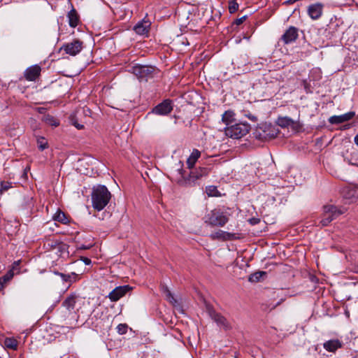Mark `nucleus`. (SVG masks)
I'll list each match as a JSON object with an SVG mask.
<instances>
[{
  "instance_id": "nucleus-1",
  "label": "nucleus",
  "mask_w": 358,
  "mask_h": 358,
  "mask_svg": "<svg viewBox=\"0 0 358 358\" xmlns=\"http://www.w3.org/2000/svg\"><path fill=\"white\" fill-rule=\"evenodd\" d=\"M92 203L93 208L100 211L108 203L111 194L105 185H97L92 188Z\"/></svg>"
},
{
  "instance_id": "nucleus-2",
  "label": "nucleus",
  "mask_w": 358,
  "mask_h": 358,
  "mask_svg": "<svg viewBox=\"0 0 358 358\" xmlns=\"http://www.w3.org/2000/svg\"><path fill=\"white\" fill-rule=\"evenodd\" d=\"M229 221V217L220 210L214 209L204 217L205 223L212 227H223Z\"/></svg>"
},
{
  "instance_id": "nucleus-3",
  "label": "nucleus",
  "mask_w": 358,
  "mask_h": 358,
  "mask_svg": "<svg viewBox=\"0 0 358 358\" xmlns=\"http://www.w3.org/2000/svg\"><path fill=\"white\" fill-rule=\"evenodd\" d=\"M344 210L334 205H325L323 207V213L319 225L327 226L331 222L336 219L340 215L344 213Z\"/></svg>"
},
{
  "instance_id": "nucleus-4",
  "label": "nucleus",
  "mask_w": 358,
  "mask_h": 358,
  "mask_svg": "<svg viewBox=\"0 0 358 358\" xmlns=\"http://www.w3.org/2000/svg\"><path fill=\"white\" fill-rule=\"evenodd\" d=\"M224 130L227 136L238 139L249 132L250 126L248 124L235 123L227 127Z\"/></svg>"
},
{
  "instance_id": "nucleus-5",
  "label": "nucleus",
  "mask_w": 358,
  "mask_h": 358,
  "mask_svg": "<svg viewBox=\"0 0 358 358\" xmlns=\"http://www.w3.org/2000/svg\"><path fill=\"white\" fill-rule=\"evenodd\" d=\"M155 71V68L152 66L147 65H136L132 66L131 72L136 75L140 80H148L152 77V73Z\"/></svg>"
},
{
  "instance_id": "nucleus-6",
  "label": "nucleus",
  "mask_w": 358,
  "mask_h": 358,
  "mask_svg": "<svg viewBox=\"0 0 358 358\" xmlns=\"http://www.w3.org/2000/svg\"><path fill=\"white\" fill-rule=\"evenodd\" d=\"M206 309L208 315L213 320H214L215 322L217 323L218 326L225 329L229 328V324L227 322V319L221 314L217 313L212 306L206 304Z\"/></svg>"
},
{
  "instance_id": "nucleus-7",
  "label": "nucleus",
  "mask_w": 358,
  "mask_h": 358,
  "mask_svg": "<svg viewBox=\"0 0 358 358\" xmlns=\"http://www.w3.org/2000/svg\"><path fill=\"white\" fill-rule=\"evenodd\" d=\"M83 43L81 41L75 39L70 43H64L62 47L61 50H63L66 54L76 56L78 55L83 48Z\"/></svg>"
},
{
  "instance_id": "nucleus-8",
  "label": "nucleus",
  "mask_w": 358,
  "mask_h": 358,
  "mask_svg": "<svg viewBox=\"0 0 358 358\" xmlns=\"http://www.w3.org/2000/svg\"><path fill=\"white\" fill-rule=\"evenodd\" d=\"M78 300V297L76 294H72L68 296L62 302V307L66 310L68 316L76 313V310H78L76 308Z\"/></svg>"
},
{
  "instance_id": "nucleus-9",
  "label": "nucleus",
  "mask_w": 358,
  "mask_h": 358,
  "mask_svg": "<svg viewBox=\"0 0 358 358\" xmlns=\"http://www.w3.org/2000/svg\"><path fill=\"white\" fill-rule=\"evenodd\" d=\"M259 129L262 131L259 135L265 140L274 138L279 134V130L271 123H264Z\"/></svg>"
},
{
  "instance_id": "nucleus-10",
  "label": "nucleus",
  "mask_w": 358,
  "mask_h": 358,
  "mask_svg": "<svg viewBox=\"0 0 358 358\" xmlns=\"http://www.w3.org/2000/svg\"><path fill=\"white\" fill-rule=\"evenodd\" d=\"M172 110V101L170 99H166L154 107L150 113H154L159 115H166L169 114Z\"/></svg>"
},
{
  "instance_id": "nucleus-11",
  "label": "nucleus",
  "mask_w": 358,
  "mask_h": 358,
  "mask_svg": "<svg viewBox=\"0 0 358 358\" xmlns=\"http://www.w3.org/2000/svg\"><path fill=\"white\" fill-rule=\"evenodd\" d=\"M298 37L299 29L294 26H290L282 35L280 39L285 44H289L296 41Z\"/></svg>"
},
{
  "instance_id": "nucleus-12",
  "label": "nucleus",
  "mask_w": 358,
  "mask_h": 358,
  "mask_svg": "<svg viewBox=\"0 0 358 358\" xmlns=\"http://www.w3.org/2000/svg\"><path fill=\"white\" fill-rule=\"evenodd\" d=\"M131 289L129 285L117 287L109 293L108 297L111 301H117L130 291Z\"/></svg>"
},
{
  "instance_id": "nucleus-13",
  "label": "nucleus",
  "mask_w": 358,
  "mask_h": 358,
  "mask_svg": "<svg viewBox=\"0 0 358 358\" xmlns=\"http://www.w3.org/2000/svg\"><path fill=\"white\" fill-rule=\"evenodd\" d=\"M150 26L151 22L150 20L143 19L134 26V30L138 35L148 36Z\"/></svg>"
},
{
  "instance_id": "nucleus-14",
  "label": "nucleus",
  "mask_w": 358,
  "mask_h": 358,
  "mask_svg": "<svg viewBox=\"0 0 358 358\" xmlns=\"http://www.w3.org/2000/svg\"><path fill=\"white\" fill-rule=\"evenodd\" d=\"M41 71V66L36 64L27 68L24 71V76L27 80L34 81L39 77Z\"/></svg>"
},
{
  "instance_id": "nucleus-15",
  "label": "nucleus",
  "mask_w": 358,
  "mask_h": 358,
  "mask_svg": "<svg viewBox=\"0 0 358 358\" xmlns=\"http://www.w3.org/2000/svg\"><path fill=\"white\" fill-rule=\"evenodd\" d=\"M212 240L230 241L236 238V235L222 230H217L210 235Z\"/></svg>"
},
{
  "instance_id": "nucleus-16",
  "label": "nucleus",
  "mask_w": 358,
  "mask_h": 358,
  "mask_svg": "<svg viewBox=\"0 0 358 358\" xmlns=\"http://www.w3.org/2000/svg\"><path fill=\"white\" fill-rule=\"evenodd\" d=\"M323 5L320 3L311 4L308 8V14L313 20L319 19L322 14Z\"/></svg>"
},
{
  "instance_id": "nucleus-17",
  "label": "nucleus",
  "mask_w": 358,
  "mask_h": 358,
  "mask_svg": "<svg viewBox=\"0 0 358 358\" xmlns=\"http://www.w3.org/2000/svg\"><path fill=\"white\" fill-rule=\"evenodd\" d=\"M355 115V112H348L341 115H334L329 117V122L332 124H338L351 120Z\"/></svg>"
},
{
  "instance_id": "nucleus-18",
  "label": "nucleus",
  "mask_w": 358,
  "mask_h": 358,
  "mask_svg": "<svg viewBox=\"0 0 358 358\" xmlns=\"http://www.w3.org/2000/svg\"><path fill=\"white\" fill-rule=\"evenodd\" d=\"M342 343L338 339L329 340L324 343L323 348L329 352H334L342 347Z\"/></svg>"
},
{
  "instance_id": "nucleus-19",
  "label": "nucleus",
  "mask_w": 358,
  "mask_h": 358,
  "mask_svg": "<svg viewBox=\"0 0 358 358\" xmlns=\"http://www.w3.org/2000/svg\"><path fill=\"white\" fill-rule=\"evenodd\" d=\"M210 172V169L206 167H200L199 169L195 170L194 171H191L188 179L189 181L192 178L193 181L197 180L203 176H207Z\"/></svg>"
},
{
  "instance_id": "nucleus-20",
  "label": "nucleus",
  "mask_w": 358,
  "mask_h": 358,
  "mask_svg": "<svg viewBox=\"0 0 358 358\" xmlns=\"http://www.w3.org/2000/svg\"><path fill=\"white\" fill-rule=\"evenodd\" d=\"M162 292L165 295L166 299L171 303L173 306H179L177 299L174 297L173 294L169 290L167 286L162 285L161 287Z\"/></svg>"
},
{
  "instance_id": "nucleus-21",
  "label": "nucleus",
  "mask_w": 358,
  "mask_h": 358,
  "mask_svg": "<svg viewBox=\"0 0 358 358\" xmlns=\"http://www.w3.org/2000/svg\"><path fill=\"white\" fill-rule=\"evenodd\" d=\"M69 19V24L71 27H76L78 26L80 22L78 14L76 10L73 8L67 15Z\"/></svg>"
},
{
  "instance_id": "nucleus-22",
  "label": "nucleus",
  "mask_w": 358,
  "mask_h": 358,
  "mask_svg": "<svg viewBox=\"0 0 358 358\" xmlns=\"http://www.w3.org/2000/svg\"><path fill=\"white\" fill-rule=\"evenodd\" d=\"M55 273L56 275L60 276L63 281L69 282L70 285L72 282L77 281L79 278L78 275L74 272H72L69 274H65V273H59V272L57 271V272H55Z\"/></svg>"
},
{
  "instance_id": "nucleus-23",
  "label": "nucleus",
  "mask_w": 358,
  "mask_h": 358,
  "mask_svg": "<svg viewBox=\"0 0 358 358\" xmlns=\"http://www.w3.org/2000/svg\"><path fill=\"white\" fill-rule=\"evenodd\" d=\"M200 155H201V152L198 150H196V149L193 150L192 152L191 153L190 156L189 157V158L187 160V164L189 169L193 168L196 162L199 158Z\"/></svg>"
},
{
  "instance_id": "nucleus-24",
  "label": "nucleus",
  "mask_w": 358,
  "mask_h": 358,
  "mask_svg": "<svg viewBox=\"0 0 358 358\" xmlns=\"http://www.w3.org/2000/svg\"><path fill=\"white\" fill-rule=\"evenodd\" d=\"M277 124L282 128H286L293 126L295 122L289 117H280L277 120Z\"/></svg>"
},
{
  "instance_id": "nucleus-25",
  "label": "nucleus",
  "mask_w": 358,
  "mask_h": 358,
  "mask_svg": "<svg viewBox=\"0 0 358 358\" xmlns=\"http://www.w3.org/2000/svg\"><path fill=\"white\" fill-rule=\"evenodd\" d=\"M55 221L59 222L62 224L68 223L69 220L65 213L60 210H58L52 217Z\"/></svg>"
},
{
  "instance_id": "nucleus-26",
  "label": "nucleus",
  "mask_w": 358,
  "mask_h": 358,
  "mask_svg": "<svg viewBox=\"0 0 358 358\" xmlns=\"http://www.w3.org/2000/svg\"><path fill=\"white\" fill-rule=\"evenodd\" d=\"M265 275H266V272L257 271L250 275L248 280L251 282H257Z\"/></svg>"
},
{
  "instance_id": "nucleus-27",
  "label": "nucleus",
  "mask_w": 358,
  "mask_h": 358,
  "mask_svg": "<svg viewBox=\"0 0 358 358\" xmlns=\"http://www.w3.org/2000/svg\"><path fill=\"white\" fill-rule=\"evenodd\" d=\"M234 115V113L229 110L224 112L222 115V120L226 124L227 127L231 125Z\"/></svg>"
},
{
  "instance_id": "nucleus-28",
  "label": "nucleus",
  "mask_w": 358,
  "mask_h": 358,
  "mask_svg": "<svg viewBox=\"0 0 358 358\" xmlns=\"http://www.w3.org/2000/svg\"><path fill=\"white\" fill-rule=\"evenodd\" d=\"M4 345L9 349L16 350L18 345V342L13 338H6L4 341Z\"/></svg>"
},
{
  "instance_id": "nucleus-29",
  "label": "nucleus",
  "mask_w": 358,
  "mask_h": 358,
  "mask_svg": "<svg viewBox=\"0 0 358 358\" xmlns=\"http://www.w3.org/2000/svg\"><path fill=\"white\" fill-rule=\"evenodd\" d=\"M13 187V182L10 181H1L0 182V195Z\"/></svg>"
},
{
  "instance_id": "nucleus-30",
  "label": "nucleus",
  "mask_w": 358,
  "mask_h": 358,
  "mask_svg": "<svg viewBox=\"0 0 358 358\" xmlns=\"http://www.w3.org/2000/svg\"><path fill=\"white\" fill-rule=\"evenodd\" d=\"M44 121L46 124L54 127H57L59 124V121L50 115H45L44 117Z\"/></svg>"
},
{
  "instance_id": "nucleus-31",
  "label": "nucleus",
  "mask_w": 358,
  "mask_h": 358,
  "mask_svg": "<svg viewBox=\"0 0 358 358\" xmlns=\"http://www.w3.org/2000/svg\"><path fill=\"white\" fill-rule=\"evenodd\" d=\"M239 5L236 0H230L229 2V11L230 13H234L238 10Z\"/></svg>"
},
{
  "instance_id": "nucleus-32",
  "label": "nucleus",
  "mask_w": 358,
  "mask_h": 358,
  "mask_svg": "<svg viewBox=\"0 0 358 358\" xmlns=\"http://www.w3.org/2000/svg\"><path fill=\"white\" fill-rule=\"evenodd\" d=\"M38 148L41 150H44L48 147V142L43 137H40L37 139Z\"/></svg>"
},
{
  "instance_id": "nucleus-33",
  "label": "nucleus",
  "mask_w": 358,
  "mask_h": 358,
  "mask_svg": "<svg viewBox=\"0 0 358 358\" xmlns=\"http://www.w3.org/2000/svg\"><path fill=\"white\" fill-rule=\"evenodd\" d=\"M128 326L126 324H119L117 327V333L120 335L124 334L127 331Z\"/></svg>"
},
{
  "instance_id": "nucleus-34",
  "label": "nucleus",
  "mask_w": 358,
  "mask_h": 358,
  "mask_svg": "<svg viewBox=\"0 0 358 358\" xmlns=\"http://www.w3.org/2000/svg\"><path fill=\"white\" fill-rule=\"evenodd\" d=\"M70 121L71 124L75 126L78 129H82L84 128L83 124L78 123L76 117L74 116H71Z\"/></svg>"
},
{
  "instance_id": "nucleus-35",
  "label": "nucleus",
  "mask_w": 358,
  "mask_h": 358,
  "mask_svg": "<svg viewBox=\"0 0 358 358\" xmlns=\"http://www.w3.org/2000/svg\"><path fill=\"white\" fill-rule=\"evenodd\" d=\"M178 165H179V167H178L177 171L178 172L179 175H180L181 178L185 180V171L182 169L183 164L181 162H179Z\"/></svg>"
},
{
  "instance_id": "nucleus-36",
  "label": "nucleus",
  "mask_w": 358,
  "mask_h": 358,
  "mask_svg": "<svg viewBox=\"0 0 358 358\" xmlns=\"http://www.w3.org/2000/svg\"><path fill=\"white\" fill-rule=\"evenodd\" d=\"M246 18L247 15H244L240 18H238L235 20L234 24L238 26L241 24L245 20Z\"/></svg>"
},
{
  "instance_id": "nucleus-37",
  "label": "nucleus",
  "mask_w": 358,
  "mask_h": 358,
  "mask_svg": "<svg viewBox=\"0 0 358 358\" xmlns=\"http://www.w3.org/2000/svg\"><path fill=\"white\" fill-rule=\"evenodd\" d=\"M80 259L85 263V265H90L91 264V259L86 257H81Z\"/></svg>"
},
{
  "instance_id": "nucleus-38",
  "label": "nucleus",
  "mask_w": 358,
  "mask_h": 358,
  "mask_svg": "<svg viewBox=\"0 0 358 358\" xmlns=\"http://www.w3.org/2000/svg\"><path fill=\"white\" fill-rule=\"evenodd\" d=\"M6 282V278H4L3 281L0 278V291H1L4 287V282Z\"/></svg>"
},
{
  "instance_id": "nucleus-39",
  "label": "nucleus",
  "mask_w": 358,
  "mask_h": 358,
  "mask_svg": "<svg viewBox=\"0 0 358 358\" xmlns=\"http://www.w3.org/2000/svg\"><path fill=\"white\" fill-rule=\"evenodd\" d=\"M355 143L357 145H358V134L355 136Z\"/></svg>"
},
{
  "instance_id": "nucleus-40",
  "label": "nucleus",
  "mask_w": 358,
  "mask_h": 358,
  "mask_svg": "<svg viewBox=\"0 0 358 358\" xmlns=\"http://www.w3.org/2000/svg\"><path fill=\"white\" fill-rule=\"evenodd\" d=\"M248 117L253 121H255L257 120V117L254 115H250L248 116Z\"/></svg>"
},
{
  "instance_id": "nucleus-41",
  "label": "nucleus",
  "mask_w": 358,
  "mask_h": 358,
  "mask_svg": "<svg viewBox=\"0 0 358 358\" xmlns=\"http://www.w3.org/2000/svg\"><path fill=\"white\" fill-rule=\"evenodd\" d=\"M80 248H82V249H89L90 247H87V246H84L83 245V246H81Z\"/></svg>"
},
{
  "instance_id": "nucleus-42",
  "label": "nucleus",
  "mask_w": 358,
  "mask_h": 358,
  "mask_svg": "<svg viewBox=\"0 0 358 358\" xmlns=\"http://www.w3.org/2000/svg\"><path fill=\"white\" fill-rule=\"evenodd\" d=\"M3 0H0V2H1Z\"/></svg>"
},
{
  "instance_id": "nucleus-43",
  "label": "nucleus",
  "mask_w": 358,
  "mask_h": 358,
  "mask_svg": "<svg viewBox=\"0 0 358 358\" xmlns=\"http://www.w3.org/2000/svg\"><path fill=\"white\" fill-rule=\"evenodd\" d=\"M357 166H358V164H357Z\"/></svg>"
}]
</instances>
